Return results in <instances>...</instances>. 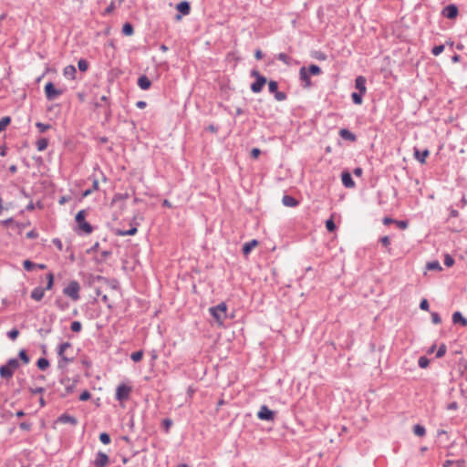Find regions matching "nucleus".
Wrapping results in <instances>:
<instances>
[{
	"instance_id": "f257e3e1",
	"label": "nucleus",
	"mask_w": 467,
	"mask_h": 467,
	"mask_svg": "<svg viewBox=\"0 0 467 467\" xmlns=\"http://www.w3.org/2000/svg\"><path fill=\"white\" fill-rule=\"evenodd\" d=\"M87 212L85 210L79 211L75 217V221L77 223L75 231L78 234H89L93 231V227L89 223L86 221Z\"/></svg>"
},
{
	"instance_id": "f03ea898",
	"label": "nucleus",
	"mask_w": 467,
	"mask_h": 467,
	"mask_svg": "<svg viewBox=\"0 0 467 467\" xmlns=\"http://www.w3.org/2000/svg\"><path fill=\"white\" fill-rule=\"evenodd\" d=\"M20 367L16 358H10L5 365L0 367V377L5 379H10L14 376L15 370Z\"/></svg>"
},
{
	"instance_id": "7ed1b4c3",
	"label": "nucleus",
	"mask_w": 467,
	"mask_h": 467,
	"mask_svg": "<svg viewBox=\"0 0 467 467\" xmlns=\"http://www.w3.org/2000/svg\"><path fill=\"white\" fill-rule=\"evenodd\" d=\"M209 311L212 317L219 325L223 324V321L226 319L227 317V306L224 302H222L215 306L210 307Z\"/></svg>"
},
{
	"instance_id": "20e7f679",
	"label": "nucleus",
	"mask_w": 467,
	"mask_h": 467,
	"mask_svg": "<svg viewBox=\"0 0 467 467\" xmlns=\"http://www.w3.org/2000/svg\"><path fill=\"white\" fill-rule=\"evenodd\" d=\"M80 285L78 281H70L68 285L63 289L64 295L70 297L73 301L79 299Z\"/></svg>"
},
{
	"instance_id": "39448f33",
	"label": "nucleus",
	"mask_w": 467,
	"mask_h": 467,
	"mask_svg": "<svg viewBox=\"0 0 467 467\" xmlns=\"http://www.w3.org/2000/svg\"><path fill=\"white\" fill-rule=\"evenodd\" d=\"M69 348H71V344L69 342H64L59 345L57 351V354L60 358L58 361L59 368L65 367L68 362H71L73 360V358H69L65 355L66 350Z\"/></svg>"
},
{
	"instance_id": "423d86ee",
	"label": "nucleus",
	"mask_w": 467,
	"mask_h": 467,
	"mask_svg": "<svg viewBox=\"0 0 467 467\" xmlns=\"http://www.w3.org/2000/svg\"><path fill=\"white\" fill-rule=\"evenodd\" d=\"M131 392V387L126 384H120L116 389V400L119 401L128 400Z\"/></svg>"
},
{
	"instance_id": "0eeeda50",
	"label": "nucleus",
	"mask_w": 467,
	"mask_h": 467,
	"mask_svg": "<svg viewBox=\"0 0 467 467\" xmlns=\"http://www.w3.org/2000/svg\"><path fill=\"white\" fill-rule=\"evenodd\" d=\"M45 93L47 100H54L62 94V90L57 89L52 82H47L45 86Z\"/></svg>"
},
{
	"instance_id": "6e6552de",
	"label": "nucleus",
	"mask_w": 467,
	"mask_h": 467,
	"mask_svg": "<svg viewBox=\"0 0 467 467\" xmlns=\"http://www.w3.org/2000/svg\"><path fill=\"white\" fill-rule=\"evenodd\" d=\"M275 416V411L269 410L266 405L261 406L259 411L257 412L258 419L262 420L274 421Z\"/></svg>"
},
{
	"instance_id": "1a4fd4ad",
	"label": "nucleus",
	"mask_w": 467,
	"mask_h": 467,
	"mask_svg": "<svg viewBox=\"0 0 467 467\" xmlns=\"http://www.w3.org/2000/svg\"><path fill=\"white\" fill-rule=\"evenodd\" d=\"M109 456L105 452L99 451L96 454L93 464L95 467H105L109 464Z\"/></svg>"
},
{
	"instance_id": "9d476101",
	"label": "nucleus",
	"mask_w": 467,
	"mask_h": 467,
	"mask_svg": "<svg viewBox=\"0 0 467 467\" xmlns=\"http://www.w3.org/2000/svg\"><path fill=\"white\" fill-rule=\"evenodd\" d=\"M458 14H459L458 7H457V5H455L453 4L448 5L441 11V15L444 17L449 18V19L456 18Z\"/></svg>"
},
{
	"instance_id": "9b49d317",
	"label": "nucleus",
	"mask_w": 467,
	"mask_h": 467,
	"mask_svg": "<svg viewBox=\"0 0 467 467\" xmlns=\"http://www.w3.org/2000/svg\"><path fill=\"white\" fill-rule=\"evenodd\" d=\"M267 78L263 76L261 78H257L254 82L251 84V90L254 93H259L262 91L263 87L266 84Z\"/></svg>"
},
{
	"instance_id": "f8f14e48",
	"label": "nucleus",
	"mask_w": 467,
	"mask_h": 467,
	"mask_svg": "<svg viewBox=\"0 0 467 467\" xmlns=\"http://www.w3.org/2000/svg\"><path fill=\"white\" fill-rule=\"evenodd\" d=\"M299 78H300V80L304 83V85H303L304 88L311 87L312 83H311L310 77H309V74H308L306 67H302L299 69Z\"/></svg>"
},
{
	"instance_id": "ddd939ff",
	"label": "nucleus",
	"mask_w": 467,
	"mask_h": 467,
	"mask_svg": "<svg viewBox=\"0 0 467 467\" xmlns=\"http://www.w3.org/2000/svg\"><path fill=\"white\" fill-rule=\"evenodd\" d=\"M57 421L64 424H70L72 426H76L78 424L77 418L67 413L60 415Z\"/></svg>"
},
{
	"instance_id": "4468645a",
	"label": "nucleus",
	"mask_w": 467,
	"mask_h": 467,
	"mask_svg": "<svg viewBox=\"0 0 467 467\" xmlns=\"http://www.w3.org/2000/svg\"><path fill=\"white\" fill-rule=\"evenodd\" d=\"M342 183L346 188H353L355 182L353 181L351 174L348 171H343L341 174Z\"/></svg>"
},
{
	"instance_id": "2eb2a0df",
	"label": "nucleus",
	"mask_w": 467,
	"mask_h": 467,
	"mask_svg": "<svg viewBox=\"0 0 467 467\" xmlns=\"http://www.w3.org/2000/svg\"><path fill=\"white\" fill-rule=\"evenodd\" d=\"M45 291L46 289L43 287L36 286L32 290L30 296L35 301H41L45 296Z\"/></svg>"
},
{
	"instance_id": "dca6fc26",
	"label": "nucleus",
	"mask_w": 467,
	"mask_h": 467,
	"mask_svg": "<svg viewBox=\"0 0 467 467\" xmlns=\"http://www.w3.org/2000/svg\"><path fill=\"white\" fill-rule=\"evenodd\" d=\"M355 88L361 93L365 94L367 91L366 78L363 76H358L355 79Z\"/></svg>"
},
{
	"instance_id": "f3484780",
	"label": "nucleus",
	"mask_w": 467,
	"mask_h": 467,
	"mask_svg": "<svg viewBox=\"0 0 467 467\" xmlns=\"http://www.w3.org/2000/svg\"><path fill=\"white\" fill-rule=\"evenodd\" d=\"M339 136L346 140L354 142L357 140V136L348 129H341L339 130Z\"/></svg>"
},
{
	"instance_id": "a211bd4d",
	"label": "nucleus",
	"mask_w": 467,
	"mask_h": 467,
	"mask_svg": "<svg viewBox=\"0 0 467 467\" xmlns=\"http://www.w3.org/2000/svg\"><path fill=\"white\" fill-rule=\"evenodd\" d=\"M429 154H430V151L427 149L422 151H420L417 148L414 149L415 159L422 164L425 163L426 158L429 156Z\"/></svg>"
},
{
	"instance_id": "6ab92c4d",
	"label": "nucleus",
	"mask_w": 467,
	"mask_h": 467,
	"mask_svg": "<svg viewBox=\"0 0 467 467\" xmlns=\"http://www.w3.org/2000/svg\"><path fill=\"white\" fill-rule=\"evenodd\" d=\"M258 245V241L255 239L251 240L250 242L245 243L243 245L242 252L244 255L247 256L251 251Z\"/></svg>"
},
{
	"instance_id": "aec40b11",
	"label": "nucleus",
	"mask_w": 467,
	"mask_h": 467,
	"mask_svg": "<svg viewBox=\"0 0 467 467\" xmlns=\"http://www.w3.org/2000/svg\"><path fill=\"white\" fill-rule=\"evenodd\" d=\"M138 86L142 90H147L151 86V81L149 79V78L146 75H142L138 78Z\"/></svg>"
},
{
	"instance_id": "412c9836",
	"label": "nucleus",
	"mask_w": 467,
	"mask_h": 467,
	"mask_svg": "<svg viewBox=\"0 0 467 467\" xmlns=\"http://www.w3.org/2000/svg\"><path fill=\"white\" fill-rule=\"evenodd\" d=\"M452 322L454 324H461L462 327H467V319L462 317V313L459 311L452 314Z\"/></svg>"
},
{
	"instance_id": "4be33fe9",
	"label": "nucleus",
	"mask_w": 467,
	"mask_h": 467,
	"mask_svg": "<svg viewBox=\"0 0 467 467\" xmlns=\"http://www.w3.org/2000/svg\"><path fill=\"white\" fill-rule=\"evenodd\" d=\"M76 73L77 70L73 65L67 66L63 70V75L68 79H75Z\"/></svg>"
},
{
	"instance_id": "5701e85b",
	"label": "nucleus",
	"mask_w": 467,
	"mask_h": 467,
	"mask_svg": "<svg viewBox=\"0 0 467 467\" xmlns=\"http://www.w3.org/2000/svg\"><path fill=\"white\" fill-rule=\"evenodd\" d=\"M282 202L287 207H296L298 204V202L291 195H284Z\"/></svg>"
},
{
	"instance_id": "b1692460",
	"label": "nucleus",
	"mask_w": 467,
	"mask_h": 467,
	"mask_svg": "<svg viewBox=\"0 0 467 467\" xmlns=\"http://www.w3.org/2000/svg\"><path fill=\"white\" fill-rule=\"evenodd\" d=\"M138 232V228L136 226L131 227L129 230H116L115 234L119 236H127V235H134Z\"/></svg>"
},
{
	"instance_id": "393cba45",
	"label": "nucleus",
	"mask_w": 467,
	"mask_h": 467,
	"mask_svg": "<svg viewBox=\"0 0 467 467\" xmlns=\"http://www.w3.org/2000/svg\"><path fill=\"white\" fill-rule=\"evenodd\" d=\"M177 9L183 15H188L190 13L191 7L190 4L186 1L181 2L177 5Z\"/></svg>"
},
{
	"instance_id": "a878e982",
	"label": "nucleus",
	"mask_w": 467,
	"mask_h": 467,
	"mask_svg": "<svg viewBox=\"0 0 467 467\" xmlns=\"http://www.w3.org/2000/svg\"><path fill=\"white\" fill-rule=\"evenodd\" d=\"M36 145L37 150L43 151L47 148L48 140L47 138H40L36 140Z\"/></svg>"
},
{
	"instance_id": "bb28decb",
	"label": "nucleus",
	"mask_w": 467,
	"mask_h": 467,
	"mask_svg": "<svg viewBox=\"0 0 467 467\" xmlns=\"http://www.w3.org/2000/svg\"><path fill=\"white\" fill-rule=\"evenodd\" d=\"M36 366L40 370L44 371L49 367V361L45 358H40L36 362Z\"/></svg>"
},
{
	"instance_id": "cd10ccee",
	"label": "nucleus",
	"mask_w": 467,
	"mask_h": 467,
	"mask_svg": "<svg viewBox=\"0 0 467 467\" xmlns=\"http://www.w3.org/2000/svg\"><path fill=\"white\" fill-rule=\"evenodd\" d=\"M413 432L416 436L423 437L426 434V429L420 424H416L413 427Z\"/></svg>"
},
{
	"instance_id": "c85d7f7f",
	"label": "nucleus",
	"mask_w": 467,
	"mask_h": 467,
	"mask_svg": "<svg viewBox=\"0 0 467 467\" xmlns=\"http://www.w3.org/2000/svg\"><path fill=\"white\" fill-rule=\"evenodd\" d=\"M134 32L133 26L130 23H126L122 26V34L125 36H131Z\"/></svg>"
},
{
	"instance_id": "c756f323",
	"label": "nucleus",
	"mask_w": 467,
	"mask_h": 467,
	"mask_svg": "<svg viewBox=\"0 0 467 467\" xmlns=\"http://www.w3.org/2000/svg\"><path fill=\"white\" fill-rule=\"evenodd\" d=\"M11 118L9 116L3 117L0 119V132L5 130L6 127L10 124Z\"/></svg>"
},
{
	"instance_id": "7c9ffc66",
	"label": "nucleus",
	"mask_w": 467,
	"mask_h": 467,
	"mask_svg": "<svg viewBox=\"0 0 467 467\" xmlns=\"http://www.w3.org/2000/svg\"><path fill=\"white\" fill-rule=\"evenodd\" d=\"M115 8H116V2L111 1L110 4L108 5V7H106L105 10L102 12V16H106L111 15L113 13V11L115 10Z\"/></svg>"
},
{
	"instance_id": "2f4dec72",
	"label": "nucleus",
	"mask_w": 467,
	"mask_h": 467,
	"mask_svg": "<svg viewBox=\"0 0 467 467\" xmlns=\"http://www.w3.org/2000/svg\"><path fill=\"white\" fill-rule=\"evenodd\" d=\"M307 72L309 75H319L321 73V68L317 66V65H310L307 68H306Z\"/></svg>"
},
{
	"instance_id": "473e14b6",
	"label": "nucleus",
	"mask_w": 467,
	"mask_h": 467,
	"mask_svg": "<svg viewBox=\"0 0 467 467\" xmlns=\"http://www.w3.org/2000/svg\"><path fill=\"white\" fill-rule=\"evenodd\" d=\"M47 285H46V287H43L44 289H46V291L47 290H50L53 287V285H54V275H53V273H48L47 275Z\"/></svg>"
},
{
	"instance_id": "72a5a7b5",
	"label": "nucleus",
	"mask_w": 467,
	"mask_h": 467,
	"mask_svg": "<svg viewBox=\"0 0 467 467\" xmlns=\"http://www.w3.org/2000/svg\"><path fill=\"white\" fill-rule=\"evenodd\" d=\"M363 95L364 94H361L360 92L359 93H357V92L352 93L351 98H352L353 103L357 104V105H360L363 101V99H362Z\"/></svg>"
},
{
	"instance_id": "f704fd0d",
	"label": "nucleus",
	"mask_w": 467,
	"mask_h": 467,
	"mask_svg": "<svg viewBox=\"0 0 467 467\" xmlns=\"http://www.w3.org/2000/svg\"><path fill=\"white\" fill-rule=\"evenodd\" d=\"M142 358H143V351L142 350L135 351V352L131 353V355H130V358L134 362L140 361L142 359Z\"/></svg>"
},
{
	"instance_id": "c9c22d12",
	"label": "nucleus",
	"mask_w": 467,
	"mask_h": 467,
	"mask_svg": "<svg viewBox=\"0 0 467 467\" xmlns=\"http://www.w3.org/2000/svg\"><path fill=\"white\" fill-rule=\"evenodd\" d=\"M19 358L22 360L24 364H28L30 361V358L25 349H21L18 353Z\"/></svg>"
},
{
	"instance_id": "e433bc0d",
	"label": "nucleus",
	"mask_w": 467,
	"mask_h": 467,
	"mask_svg": "<svg viewBox=\"0 0 467 467\" xmlns=\"http://www.w3.org/2000/svg\"><path fill=\"white\" fill-rule=\"evenodd\" d=\"M418 364L420 368H426L429 367L430 360L426 357L421 356L418 360Z\"/></svg>"
},
{
	"instance_id": "4c0bfd02",
	"label": "nucleus",
	"mask_w": 467,
	"mask_h": 467,
	"mask_svg": "<svg viewBox=\"0 0 467 467\" xmlns=\"http://www.w3.org/2000/svg\"><path fill=\"white\" fill-rule=\"evenodd\" d=\"M78 67L81 72H85L88 68V63L86 59H79L78 62Z\"/></svg>"
},
{
	"instance_id": "58836bf2",
	"label": "nucleus",
	"mask_w": 467,
	"mask_h": 467,
	"mask_svg": "<svg viewBox=\"0 0 467 467\" xmlns=\"http://www.w3.org/2000/svg\"><path fill=\"white\" fill-rule=\"evenodd\" d=\"M268 89L270 93L275 94L278 90V83L275 80H270L268 82Z\"/></svg>"
},
{
	"instance_id": "ea45409f",
	"label": "nucleus",
	"mask_w": 467,
	"mask_h": 467,
	"mask_svg": "<svg viewBox=\"0 0 467 467\" xmlns=\"http://www.w3.org/2000/svg\"><path fill=\"white\" fill-rule=\"evenodd\" d=\"M36 127L38 129L39 132L44 133L47 130L51 128L49 124L42 123V122H36Z\"/></svg>"
},
{
	"instance_id": "a19ab883",
	"label": "nucleus",
	"mask_w": 467,
	"mask_h": 467,
	"mask_svg": "<svg viewBox=\"0 0 467 467\" xmlns=\"http://www.w3.org/2000/svg\"><path fill=\"white\" fill-rule=\"evenodd\" d=\"M99 441L103 444H109L111 441L110 436L107 432H102L99 434Z\"/></svg>"
},
{
	"instance_id": "79ce46f5",
	"label": "nucleus",
	"mask_w": 467,
	"mask_h": 467,
	"mask_svg": "<svg viewBox=\"0 0 467 467\" xmlns=\"http://www.w3.org/2000/svg\"><path fill=\"white\" fill-rule=\"evenodd\" d=\"M276 58L278 60L282 61L283 63H285V65H289L290 64V57L286 54H285V53L277 54Z\"/></svg>"
},
{
	"instance_id": "37998d69",
	"label": "nucleus",
	"mask_w": 467,
	"mask_h": 467,
	"mask_svg": "<svg viewBox=\"0 0 467 467\" xmlns=\"http://www.w3.org/2000/svg\"><path fill=\"white\" fill-rule=\"evenodd\" d=\"M427 268L429 270H441V266L438 261L429 262L427 264Z\"/></svg>"
},
{
	"instance_id": "c03bdc74",
	"label": "nucleus",
	"mask_w": 467,
	"mask_h": 467,
	"mask_svg": "<svg viewBox=\"0 0 467 467\" xmlns=\"http://www.w3.org/2000/svg\"><path fill=\"white\" fill-rule=\"evenodd\" d=\"M23 265H24V268L26 270V271H32L33 269L36 268V264L33 263L32 261L30 260H25L24 263H23Z\"/></svg>"
},
{
	"instance_id": "a18cd8bd",
	"label": "nucleus",
	"mask_w": 467,
	"mask_h": 467,
	"mask_svg": "<svg viewBox=\"0 0 467 467\" xmlns=\"http://www.w3.org/2000/svg\"><path fill=\"white\" fill-rule=\"evenodd\" d=\"M326 228L330 233H332V232H334L336 230V224L334 223L333 218H330V219L327 220V222H326Z\"/></svg>"
},
{
	"instance_id": "49530a36",
	"label": "nucleus",
	"mask_w": 467,
	"mask_h": 467,
	"mask_svg": "<svg viewBox=\"0 0 467 467\" xmlns=\"http://www.w3.org/2000/svg\"><path fill=\"white\" fill-rule=\"evenodd\" d=\"M446 350H447L446 345L441 344L438 348V351L436 353V358H442L446 354Z\"/></svg>"
},
{
	"instance_id": "de8ad7c7",
	"label": "nucleus",
	"mask_w": 467,
	"mask_h": 467,
	"mask_svg": "<svg viewBox=\"0 0 467 467\" xmlns=\"http://www.w3.org/2000/svg\"><path fill=\"white\" fill-rule=\"evenodd\" d=\"M275 99L277 100V101H284L286 99L287 96L285 92L283 91H276L275 94Z\"/></svg>"
},
{
	"instance_id": "09e8293b",
	"label": "nucleus",
	"mask_w": 467,
	"mask_h": 467,
	"mask_svg": "<svg viewBox=\"0 0 467 467\" xmlns=\"http://www.w3.org/2000/svg\"><path fill=\"white\" fill-rule=\"evenodd\" d=\"M70 328L73 332H79L82 328V324L79 321H73Z\"/></svg>"
},
{
	"instance_id": "8fccbe9b",
	"label": "nucleus",
	"mask_w": 467,
	"mask_h": 467,
	"mask_svg": "<svg viewBox=\"0 0 467 467\" xmlns=\"http://www.w3.org/2000/svg\"><path fill=\"white\" fill-rule=\"evenodd\" d=\"M18 336L19 331L16 328H13L7 332V337L12 340H16Z\"/></svg>"
},
{
	"instance_id": "3c124183",
	"label": "nucleus",
	"mask_w": 467,
	"mask_h": 467,
	"mask_svg": "<svg viewBox=\"0 0 467 467\" xmlns=\"http://www.w3.org/2000/svg\"><path fill=\"white\" fill-rule=\"evenodd\" d=\"M444 50V45H439V46H435L432 50H431V53L433 56H439L440 54H441Z\"/></svg>"
},
{
	"instance_id": "603ef678",
	"label": "nucleus",
	"mask_w": 467,
	"mask_h": 467,
	"mask_svg": "<svg viewBox=\"0 0 467 467\" xmlns=\"http://www.w3.org/2000/svg\"><path fill=\"white\" fill-rule=\"evenodd\" d=\"M171 425H172V420L171 419L167 418L162 420V426L164 428L165 432H169Z\"/></svg>"
},
{
	"instance_id": "864d4df0",
	"label": "nucleus",
	"mask_w": 467,
	"mask_h": 467,
	"mask_svg": "<svg viewBox=\"0 0 467 467\" xmlns=\"http://www.w3.org/2000/svg\"><path fill=\"white\" fill-rule=\"evenodd\" d=\"M463 461H457V462H453V461H451V460H447L443 462L442 464V467H450L451 465H452L453 463H457V465L459 467H462V464H463Z\"/></svg>"
},
{
	"instance_id": "5fc2aeb1",
	"label": "nucleus",
	"mask_w": 467,
	"mask_h": 467,
	"mask_svg": "<svg viewBox=\"0 0 467 467\" xmlns=\"http://www.w3.org/2000/svg\"><path fill=\"white\" fill-rule=\"evenodd\" d=\"M105 119L109 121L112 116V110L110 109V103L105 106Z\"/></svg>"
},
{
	"instance_id": "6e6d98bb",
	"label": "nucleus",
	"mask_w": 467,
	"mask_h": 467,
	"mask_svg": "<svg viewBox=\"0 0 467 467\" xmlns=\"http://www.w3.org/2000/svg\"><path fill=\"white\" fill-rule=\"evenodd\" d=\"M103 102L105 103V106L109 104V98L107 96H102L100 98V102L96 103L95 106L97 108H102V107H104V105L102 104Z\"/></svg>"
},
{
	"instance_id": "4d7b16f0",
	"label": "nucleus",
	"mask_w": 467,
	"mask_h": 467,
	"mask_svg": "<svg viewBox=\"0 0 467 467\" xmlns=\"http://www.w3.org/2000/svg\"><path fill=\"white\" fill-rule=\"evenodd\" d=\"M454 264V259L450 255L446 254L444 257V265L448 267L452 266Z\"/></svg>"
},
{
	"instance_id": "13d9d810",
	"label": "nucleus",
	"mask_w": 467,
	"mask_h": 467,
	"mask_svg": "<svg viewBox=\"0 0 467 467\" xmlns=\"http://www.w3.org/2000/svg\"><path fill=\"white\" fill-rule=\"evenodd\" d=\"M313 57L320 61H324L327 59V55L321 51H316Z\"/></svg>"
},
{
	"instance_id": "bf43d9fd",
	"label": "nucleus",
	"mask_w": 467,
	"mask_h": 467,
	"mask_svg": "<svg viewBox=\"0 0 467 467\" xmlns=\"http://www.w3.org/2000/svg\"><path fill=\"white\" fill-rule=\"evenodd\" d=\"M431 321L433 324H436V325L441 323V318L437 312L431 313Z\"/></svg>"
},
{
	"instance_id": "052dcab7",
	"label": "nucleus",
	"mask_w": 467,
	"mask_h": 467,
	"mask_svg": "<svg viewBox=\"0 0 467 467\" xmlns=\"http://www.w3.org/2000/svg\"><path fill=\"white\" fill-rule=\"evenodd\" d=\"M90 397H91L90 392H89V391H88V390H84V391L80 394V396H79V400H82V401H86V400H89V399H90Z\"/></svg>"
},
{
	"instance_id": "680f3d73",
	"label": "nucleus",
	"mask_w": 467,
	"mask_h": 467,
	"mask_svg": "<svg viewBox=\"0 0 467 467\" xmlns=\"http://www.w3.org/2000/svg\"><path fill=\"white\" fill-rule=\"evenodd\" d=\"M31 423L27 421H23L19 424V428L23 431H30L31 430Z\"/></svg>"
},
{
	"instance_id": "e2e57ef3",
	"label": "nucleus",
	"mask_w": 467,
	"mask_h": 467,
	"mask_svg": "<svg viewBox=\"0 0 467 467\" xmlns=\"http://www.w3.org/2000/svg\"><path fill=\"white\" fill-rule=\"evenodd\" d=\"M52 243L56 245V247L59 250V251H62L63 249V244H62V242L59 238H54L52 240Z\"/></svg>"
},
{
	"instance_id": "0e129e2a",
	"label": "nucleus",
	"mask_w": 467,
	"mask_h": 467,
	"mask_svg": "<svg viewBox=\"0 0 467 467\" xmlns=\"http://www.w3.org/2000/svg\"><path fill=\"white\" fill-rule=\"evenodd\" d=\"M380 243L383 246L388 247L390 244V239L389 236H383L380 238Z\"/></svg>"
},
{
	"instance_id": "69168bd1",
	"label": "nucleus",
	"mask_w": 467,
	"mask_h": 467,
	"mask_svg": "<svg viewBox=\"0 0 467 467\" xmlns=\"http://www.w3.org/2000/svg\"><path fill=\"white\" fill-rule=\"evenodd\" d=\"M420 308L425 311L429 310V302L427 299L424 298L421 300V302L420 303Z\"/></svg>"
},
{
	"instance_id": "338daca9",
	"label": "nucleus",
	"mask_w": 467,
	"mask_h": 467,
	"mask_svg": "<svg viewBox=\"0 0 467 467\" xmlns=\"http://www.w3.org/2000/svg\"><path fill=\"white\" fill-rule=\"evenodd\" d=\"M260 154H261L260 149H258V148L252 149V150H251V157L252 158L256 159V158L259 157Z\"/></svg>"
},
{
	"instance_id": "774afa93",
	"label": "nucleus",
	"mask_w": 467,
	"mask_h": 467,
	"mask_svg": "<svg viewBox=\"0 0 467 467\" xmlns=\"http://www.w3.org/2000/svg\"><path fill=\"white\" fill-rule=\"evenodd\" d=\"M38 236V234L35 230H31L28 233H26V238L28 239H35Z\"/></svg>"
}]
</instances>
